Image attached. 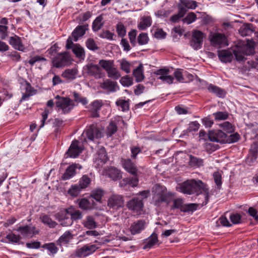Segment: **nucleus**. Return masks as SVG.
<instances>
[{"mask_svg":"<svg viewBox=\"0 0 258 258\" xmlns=\"http://www.w3.org/2000/svg\"><path fill=\"white\" fill-rule=\"evenodd\" d=\"M116 31L120 37H123L126 34V30L124 26L121 23H118L116 25Z\"/></svg>","mask_w":258,"mask_h":258,"instance_id":"nucleus-60","label":"nucleus"},{"mask_svg":"<svg viewBox=\"0 0 258 258\" xmlns=\"http://www.w3.org/2000/svg\"><path fill=\"white\" fill-rule=\"evenodd\" d=\"M97 247L95 245H85L76 251V255L79 257L86 256L94 252Z\"/></svg>","mask_w":258,"mask_h":258,"instance_id":"nucleus-19","label":"nucleus"},{"mask_svg":"<svg viewBox=\"0 0 258 258\" xmlns=\"http://www.w3.org/2000/svg\"><path fill=\"white\" fill-rule=\"evenodd\" d=\"M120 65V69L125 72L126 74L131 72V64L129 61L125 59H122L118 61Z\"/></svg>","mask_w":258,"mask_h":258,"instance_id":"nucleus-39","label":"nucleus"},{"mask_svg":"<svg viewBox=\"0 0 258 258\" xmlns=\"http://www.w3.org/2000/svg\"><path fill=\"white\" fill-rule=\"evenodd\" d=\"M108 160L106 150L104 147H101L97 152V156L95 159V163L98 167L102 166Z\"/></svg>","mask_w":258,"mask_h":258,"instance_id":"nucleus-18","label":"nucleus"},{"mask_svg":"<svg viewBox=\"0 0 258 258\" xmlns=\"http://www.w3.org/2000/svg\"><path fill=\"white\" fill-rule=\"evenodd\" d=\"M86 46L87 48L92 50H97L98 47L96 45L94 40L93 39L89 38L86 42Z\"/></svg>","mask_w":258,"mask_h":258,"instance_id":"nucleus-63","label":"nucleus"},{"mask_svg":"<svg viewBox=\"0 0 258 258\" xmlns=\"http://www.w3.org/2000/svg\"><path fill=\"white\" fill-rule=\"evenodd\" d=\"M189 165L191 167H198L203 165V160L192 155L189 156Z\"/></svg>","mask_w":258,"mask_h":258,"instance_id":"nucleus-44","label":"nucleus"},{"mask_svg":"<svg viewBox=\"0 0 258 258\" xmlns=\"http://www.w3.org/2000/svg\"><path fill=\"white\" fill-rule=\"evenodd\" d=\"M73 51L77 57L84 58L85 55V51L83 47L79 45H74Z\"/></svg>","mask_w":258,"mask_h":258,"instance_id":"nucleus-41","label":"nucleus"},{"mask_svg":"<svg viewBox=\"0 0 258 258\" xmlns=\"http://www.w3.org/2000/svg\"><path fill=\"white\" fill-rule=\"evenodd\" d=\"M116 104L121 107L123 111H126L129 109V103L127 101L119 100L116 101Z\"/></svg>","mask_w":258,"mask_h":258,"instance_id":"nucleus-59","label":"nucleus"},{"mask_svg":"<svg viewBox=\"0 0 258 258\" xmlns=\"http://www.w3.org/2000/svg\"><path fill=\"white\" fill-rule=\"evenodd\" d=\"M80 208L83 210H88L90 208V204L89 201L86 199H81L79 203Z\"/></svg>","mask_w":258,"mask_h":258,"instance_id":"nucleus-62","label":"nucleus"},{"mask_svg":"<svg viewBox=\"0 0 258 258\" xmlns=\"http://www.w3.org/2000/svg\"><path fill=\"white\" fill-rule=\"evenodd\" d=\"M103 17L102 15L98 16L94 21L92 25V29L94 31H98L100 30L103 26L102 22Z\"/></svg>","mask_w":258,"mask_h":258,"instance_id":"nucleus-43","label":"nucleus"},{"mask_svg":"<svg viewBox=\"0 0 258 258\" xmlns=\"http://www.w3.org/2000/svg\"><path fill=\"white\" fill-rule=\"evenodd\" d=\"M83 189L79 184L72 185L68 190V193L73 197H77Z\"/></svg>","mask_w":258,"mask_h":258,"instance_id":"nucleus-42","label":"nucleus"},{"mask_svg":"<svg viewBox=\"0 0 258 258\" xmlns=\"http://www.w3.org/2000/svg\"><path fill=\"white\" fill-rule=\"evenodd\" d=\"M73 94L75 101L77 103H81L83 105H85L87 103L88 101L87 99L85 97H81L78 93L74 92Z\"/></svg>","mask_w":258,"mask_h":258,"instance_id":"nucleus-58","label":"nucleus"},{"mask_svg":"<svg viewBox=\"0 0 258 258\" xmlns=\"http://www.w3.org/2000/svg\"><path fill=\"white\" fill-rule=\"evenodd\" d=\"M71 61L70 55L67 52L58 54L52 60L53 66L57 68L68 66Z\"/></svg>","mask_w":258,"mask_h":258,"instance_id":"nucleus-6","label":"nucleus"},{"mask_svg":"<svg viewBox=\"0 0 258 258\" xmlns=\"http://www.w3.org/2000/svg\"><path fill=\"white\" fill-rule=\"evenodd\" d=\"M72 238L71 233L69 231H66L59 237L57 243L60 245L67 244Z\"/></svg>","mask_w":258,"mask_h":258,"instance_id":"nucleus-36","label":"nucleus"},{"mask_svg":"<svg viewBox=\"0 0 258 258\" xmlns=\"http://www.w3.org/2000/svg\"><path fill=\"white\" fill-rule=\"evenodd\" d=\"M143 205L142 200L137 197L133 198L126 204L128 209L137 214H140L143 210Z\"/></svg>","mask_w":258,"mask_h":258,"instance_id":"nucleus-9","label":"nucleus"},{"mask_svg":"<svg viewBox=\"0 0 258 258\" xmlns=\"http://www.w3.org/2000/svg\"><path fill=\"white\" fill-rule=\"evenodd\" d=\"M69 210L70 216L72 219V221L74 220L76 221L78 220L81 219L82 218V213L79 210H74L72 211L71 209Z\"/></svg>","mask_w":258,"mask_h":258,"instance_id":"nucleus-53","label":"nucleus"},{"mask_svg":"<svg viewBox=\"0 0 258 258\" xmlns=\"http://www.w3.org/2000/svg\"><path fill=\"white\" fill-rule=\"evenodd\" d=\"M148 41L147 33H142L138 37V42L140 45H145L148 43Z\"/></svg>","mask_w":258,"mask_h":258,"instance_id":"nucleus-56","label":"nucleus"},{"mask_svg":"<svg viewBox=\"0 0 258 258\" xmlns=\"http://www.w3.org/2000/svg\"><path fill=\"white\" fill-rule=\"evenodd\" d=\"M99 86L101 89L105 90L107 93L114 92L118 90L117 82L109 79L100 83Z\"/></svg>","mask_w":258,"mask_h":258,"instance_id":"nucleus-15","label":"nucleus"},{"mask_svg":"<svg viewBox=\"0 0 258 258\" xmlns=\"http://www.w3.org/2000/svg\"><path fill=\"white\" fill-rule=\"evenodd\" d=\"M201 205L203 206L202 204H188L186 205H184V207L181 208V211L183 212L194 211L197 209L198 207Z\"/></svg>","mask_w":258,"mask_h":258,"instance_id":"nucleus-46","label":"nucleus"},{"mask_svg":"<svg viewBox=\"0 0 258 258\" xmlns=\"http://www.w3.org/2000/svg\"><path fill=\"white\" fill-rule=\"evenodd\" d=\"M204 34L199 31L195 30L192 33V39L190 41V46L195 50H198L202 47Z\"/></svg>","mask_w":258,"mask_h":258,"instance_id":"nucleus-8","label":"nucleus"},{"mask_svg":"<svg viewBox=\"0 0 258 258\" xmlns=\"http://www.w3.org/2000/svg\"><path fill=\"white\" fill-rule=\"evenodd\" d=\"M200 126V124L198 123V121H192L190 122L188 124V127L185 131L186 133L192 132H196L197 131Z\"/></svg>","mask_w":258,"mask_h":258,"instance_id":"nucleus-52","label":"nucleus"},{"mask_svg":"<svg viewBox=\"0 0 258 258\" xmlns=\"http://www.w3.org/2000/svg\"><path fill=\"white\" fill-rule=\"evenodd\" d=\"M240 138L237 133H227V144H231L237 142Z\"/></svg>","mask_w":258,"mask_h":258,"instance_id":"nucleus-40","label":"nucleus"},{"mask_svg":"<svg viewBox=\"0 0 258 258\" xmlns=\"http://www.w3.org/2000/svg\"><path fill=\"white\" fill-rule=\"evenodd\" d=\"M42 247L47 249L52 254L56 253L58 250V248L53 243L44 244Z\"/></svg>","mask_w":258,"mask_h":258,"instance_id":"nucleus-54","label":"nucleus"},{"mask_svg":"<svg viewBox=\"0 0 258 258\" xmlns=\"http://www.w3.org/2000/svg\"><path fill=\"white\" fill-rule=\"evenodd\" d=\"M86 135L88 139L94 141L95 139L102 137V132L96 125L92 124L90 125L86 131Z\"/></svg>","mask_w":258,"mask_h":258,"instance_id":"nucleus-10","label":"nucleus"},{"mask_svg":"<svg viewBox=\"0 0 258 258\" xmlns=\"http://www.w3.org/2000/svg\"><path fill=\"white\" fill-rule=\"evenodd\" d=\"M126 184H129L132 187H136L138 184L139 179L137 175H134L132 177H127L123 179Z\"/></svg>","mask_w":258,"mask_h":258,"instance_id":"nucleus-47","label":"nucleus"},{"mask_svg":"<svg viewBox=\"0 0 258 258\" xmlns=\"http://www.w3.org/2000/svg\"><path fill=\"white\" fill-rule=\"evenodd\" d=\"M55 216L62 226H69L73 223L70 216L69 210L65 209L61 211L56 213Z\"/></svg>","mask_w":258,"mask_h":258,"instance_id":"nucleus-7","label":"nucleus"},{"mask_svg":"<svg viewBox=\"0 0 258 258\" xmlns=\"http://www.w3.org/2000/svg\"><path fill=\"white\" fill-rule=\"evenodd\" d=\"M253 31L252 24H246L242 25L240 27L238 32L241 36L244 37L250 35Z\"/></svg>","mask_w":258,"mask_h":258,"instance_id":"nucleus-26","label":"nucleus"},{"mask_svg":"<svg viewBox=\"0 0 258 258\" xmlns=\"http://www.w3.org/2000/svg\"><path fill=\"white\" fill-rule=\"evenodd\" d=\"M83 226L89 229H95L97 227V224L95 219L91 216H88L82 222Z\"/></svg>","mask_w":258,"mask_h":258,"instance_id":"nucleus-28","label":"nucleus"},{"mask_svg":"<svg viewBox=\"0 0 258 258\" xmlns=\"http://www.w3.org/2000/svg\"><path fill=\"white\" fill-rule=\"evenodd\" d=\"M208 90L209 92L214 94L218 97L223 98L225 96L224 91L214 85L210 84L208 87Z\"/></svg>","mask_w":258,"mask_h":258,"instance_id":"nucleus-30","label":"nucleus"},{"mask_svg":"<svg viewBox=\"0 0 258 258\" xmlns=\"http://www.w3.org/2000/svg\"><path fill=\"white\" fill-rule=\"evenodd\" d=\"M169 73V69H161L157 70L155 74L157 75L160 76L158 78L159 79L169 84H171L173 82L174 78L171 76L168 75Z\"/></svg>","mask_w":258,"mask_h":258,"instance_id":"nucleus-16","label":"nucleus"},{"mask_svg":"<svg viewBox=\"0 0 258 258\" xmlns=\"http://www.w3.org/2000/svg\"><path fill=\"white\" fill-rule=\"evenodd\" d=\"M113 34L108 30L103 31L99 36L102 38H106L108 40H113Z\"/></svg>","mask_w":258,"mask_h":258,"instance_id":"nucleus-64","label":"nucleus"},{"mask_svg":"<svg viewBox=\"0 0 258 258\" xmlns=\"http://www.w3.org/2000/svg\"><path fill=\"white\" fill-rule=\"evenodd\" d=\"M81 168L82 166L78 164H73L69 166L62 176V179L67 180L71 178L76 174V169H80Z\"/></svg>","mask_w":258,"mask_h":258,"instance_id":"nucleus-20","label":"nucleus"},{"mask_svg":"<svg viewBox=\"0 0 258 258\" xmlns=\"http://www.w3.org/2000/svg\"><path fill=\"white\" fill-rule=\"evenodd\" d=\"M232 51L237 61H244L245 60V56L254 53V43L252 41H248L243 47H236Z\"/></svg>","mask_w":258,"mask_h":258,"instance_id":"nucleus-2","label":"nucleus"},{"mask_svg":"<svg viewBox=\"0 0 258 258\" xmlns=\"http://www.w3.org/2000/svg\"><path fill=\"white\" fill-rule=\"evenodd\" d=\"M213 179L215 183L217 185V188L220 189L222 185V176L219 171H215L213 174Z\"/></svg>","mask_w":258,"mask_h":258,"instance_id":"nucleus-49","label":"nucleus"},{"mask_svg":"<svg viewBox=\"0 0 258 258\" xmlns=\"http://www.w3.org/2000/svg\"><path fill=\"white\" fill-rule=\"evenodd\" d=\"M209 138L212 141H215L217 142H223L226 139V134L225 133L221 130H219L216 134V136L212 138L211 133L209 134Z\"/></svg>","mask_w":258,"mask_h":258,"instance_id":"nucleus-34","label":"nucleus"},{"mask_svg":"<svg viewBox=\"0 0 258 258\" xmlns=\"http://www.w3.org/2000/svg\"><path fill=\"white\" fill-rule=\"evenodd\" d=\"M152 24V19L150 16H143L140 19L138 28L140 30H144Z\"/></svg>","mask_w":258,"mask_h":258,"instance_id":"nucleus-27","label":"nucleus"},{"mask_svg":"<svg viewBox=\"0 0 258 258\" xmlns=\"http://www.w3.org/2000/svg\"><path fill=\"white\" fill-rule=\"evenodd\" d=\"M40 219L42 222L48 225L50 228H54L57 225V223L53 221L48 216L44 215L41 216Z\"/></svg>","mask_w":258,"mask_h":258,"instance_id":"nucleus-37","label":"nucleus"},{"mask_svg":"<svg viewBox=\"0 0 258 258\" xmlns=\"http://www.w3.org/2000/svg\"><path fill=\"white\" fill-rule=\"evenodd\" d=\"M157 235L155 233H153L148 239H147L144 242V245L143 249H146L151 248L158 242Z\"/></svg>","mask_w":258,"mask_h":258,"instance_id":"nucleus-29","label":"nucleus"},{"mask_svg":"<svg viewBox=\"0 0 258 258\" xmlns=\"http://www.w3.org/2000/svg\"><path fill=\"white\" fill-rule=\"evenodd\" d=\"M106 72L107 73L108 77L113 80H118L121 77L119 71L114 67V65L112 66Z\"/></svg>","mask_w":258,"mask_h":258,"instance_id":"nucleus-32","label":"nucleus"},{"mask_svg":"<svg viewBox=\"0 0 258 258\" xmlns=\"http://www.w3.org/2000/svg\"><path fill=\"white\" fill-rule=\"evenodd\" d=\"M77 74L76 69H67L62 74V76L67 79L73 80L76 78Z\"/></svg>","mask_w":258,"mask_h":258,"instance_id":"nucleus-38","label":"nucleus"},{"mask_svg":"<svg viewBox=\"0 0 258 258\" xmlns=\"http://www.w3.org/2000/svg\"><path fill=\"white\" fill-rule=\"evenodd\" d=\"M181 5L186 9H194L197 7V2L191 0H180Z\"/></svg>","mask_w":258,"mask_h":258,"instance_id":"nucleus-45","label":"nucleus"},{"mask_svg":"<svg viewBox=\"0 0 258 258\" xmlns=\"http://www.w3.org/2000/svg\"><path fill=\"white\" fill-rule=\"evenodd\" d=\"M179 188L183 194L203 195L205 201L202 203V205H206L209 201L210 194L208 186L200 180H187L179 186Z\"/></svg>","mask_w":258,"mask_h":258,"instance_id":"nucleus-1","label":"nucleus"},{"mask_svg":"<svg viewBox=\"0 0 258 258\" xmlns=\"http://www.w3.org/2000/svg\"><path fill=\"white\" fill-rule=\"evenodd\" d=\"M56 106L58 110H61L64 113H69L74 107L75 104L72 100L68 97L55 96Z\"/></svg>","mask_w":258,"mask_h":258,"instance_id":"nucleus-3","label":"nucleus"},{"mask_svg":"<svg viewBox=\"0 0 258 258\" xmlns=\"http://www.w3.org/2000/svg\"><path fill=\"white\" fill-rule=\"evenodd\" d=\"M153 189L154 198L156 203L168 202L169 196L167 194L166 188L165 186L156 184L154 186Z\"/></svg>","mask_w":258,"mask_h":258,"instance_id":"nucleus-5","label":"nucleus"},{"mask_svg":"<svg viewBox=\"0 0 258 258\" xmlns=\"http://www.w3.org/2000/svg\"><path fill=\"white\" fill-rule=\"evenodd\" d=\"M133 75L136 78V81L137 82H141L144 79L143 74V64H140L139 66L133 71Z\"/></svg>","mask_w":258,"mask_h":258,"instance_id":"nucleus-33","label":"nucleus"},{"mask_svg":"<svg viewBox=\"0 0 258 258\" xmlns=\"http://www.w3.org/2000/svg\"><path fill=\"white\" fill-rule=\"evenodd\" d=\"M98 63L101 69H104L106 72L112 66H114V62L113 60L100 59Z\"/></svg>","mask_w":258,"mask_h":258,"instance_id":"nucleus-35","label":"nucleus"},{"mask_svg":"<svg viewBox=\"0 0 258 258\" xmlns=\"http://www.w3.org/2000/svg\"><path fill=\"white\" fill-rule=\"evenodd\" d=\"M91 182V179L87 175H84L80 179L79 184L82 187L83 189H85L88 187Z\"/></svg>","mask_w":258,"mask_h":258,"instance_id":"nucleus-48","label":"nucleus"},{"mask_svg":"<svg viewBox=\"0 0 258 258\" xmlns=\"http://www.w3.org/2000/svg\"><path fill=\"white\" fill-rule=\"evenodd\" d=\"M85 70L88 76L93 77L95 79H101L104 76L102 69L98 64L88 63L85 66Z\"/></svg>","mask_w":258,"mask_h":258,"instance_id":"nucleus-4","label":"nucleus"},{"mask_svg":"<svg viewBox=\"0 0 258 258\" xmlns=\"http://www.w3.org/2000/svg\"><path fill=\"white\" fill-rule=\"evenodd\" d=\"M6 238L11 242L18 243L21 239V237L20 235L11 233L6 236Z\"/></svg>","mask_w":258,"mask_h":258,"instance_id":"nucleus-55","label":"nucleus"},{"mask_svg":"<svg viewBox=\"0 0 258 258\" xmlns=\"http://www.w3.org/2000/svg\"><path fill=\"white\" fill-rule=\"evenodd\" d=\"M107 174L112 180H117L121 178L120 171L114 167L109 168Z\"/></svg>","mask_w":258,"mask_h":258,"instance_id":"nucleus-31","label":"nucleus"},{"mask_svg":"<svg viewBox=\"0 0 258 258\" xmlns=\"http://www.w3.org/2000/svg\"><path fill=\"white\" fill-rule=\"evenodd\" d=\"M88 25H84L78 26L76 28L72 33V37H73L74 41H78L79 37L85 34L86 31L88 30Z\"/></svg>","mask_w":258,"mask_h":258,"instance_id":"nucleus-23","label":"nucleus"},{"mask_svg":"<svg viewBox=\"0 0 258 258\" xmlns=\"http://www.w3.org/2000/svg\"><path fill=\"white\" fill-rule=\"evenodd\" d=\"M16 230L19 232L24 237H32L34 235L38 233L34 226L30 225L19 226Z\"/></svg>","mask_w":258,"mask_h":258,"instance_id":"nucleus-12","label":"nucleus"},{"mask_svg":"<svg viewBox=\"0 0 258 258\" xmlns=\"http://www.w3.org/2000/svg\"><path fill=\"white\" fill-rule=\"evenodd\" d=\"M124 204V201L122 196L113 195L108 200L107 205L110 208L117 209L122 207Z\"/></svg>","mask_w":258,"mask_h":258,"instance_id":"nucleus-14","label":"nucleus"},{"mask_svg":"<svg viewBox=\"0 0 258 258\" xmlns=\"http://www.w3.org/2000/svg\"><path fill=\"white\" fill-rule=\"evenodd\" d=\"M83 149L79 145V142L78 140H74L72 142L67 154L68 157L76 158L82 152Z\"/></svg>","mask_w":258,"mask_h":258,"instance_id":"nucleus-13","label":"nucleus"},{"mask_svg":"<svg viewBox=\"0 0 258 258\" xmlns=\"http://www.w3.org/2000/svg\"><path fill=\"white\" fill-rule=\"evenodd\" d=\"M209 39L214 46H219L220 47L226 45V37L222 34L218 33H211Z\"/></svg>","mask_w":258,"mask_h":258,"instance_id":"nucleus-11","label":"nucleus"},{"mask_svg":"<svg viewBox=\"0 0 258 258\" xmlns=\"http://www.w3.org/2000/svg\"><path fill=\"white\" fill-rule=\"evenodd\" d=\"M117 131V126L115 123L111 121L107 127L106 135L108 137H111Z\"/></svg>","mask_w":258,"mask_h":258,"instance_id":"nucleus-51","label":"nucleus"},{"mask_svg":"<svg viewBox=\"0 0 258 258\" xmlns=\"http://www.w3.org/2000/svg\"><path fill=\"white\" fill-rule=\"evenodd\" d=\"M146 222L143 220H139L134 222L130 227V231L133 235L141 232L145 229Z\"/></svg>","mask_w":258,"mask_h":258,"instance_id":"nucleus-21","label":"nucleus"},{"mask_svg":"<svg viewBox=\"0 0 258 258\" xmlns=\"http://www.w3.org/2000/svg\"><path fill=\"white\" fill-rule=\"evenodd\" d=\"M120 83L123 86L128 87L133 84V79L128 76H125L120 79Z\"/></svg>","mask_w":258,"mask_h":258,"instance_id":"nucleus-57","label":"nucleus"},{"mask_svg":"<svg viewBox=\"0 0 258 258\" xmlns=\"http://www.w3.org/2000/svg\"><path fill=\"white\" fill-rule=\"evenodd\" d=\"M122 163L123 168L126 171L133 175L137 174V168L130 159L123 160Z\"/></svg>","mask_w":258,"mask_h":258,"instance_id":"nucleus-22","label":"nucleus"},{"mask_svg":"<svg viewBox=\"0 0 258 258\" xmlns=\"http://www.w3.org/2000/svg\"><path fill=\"white\" fill-rule=\"evenodd\" d=\"M102 106V101L99 100H95L91 103L90 110L92 117H97L99 116L98 112Z\"/></svg>","mask_w":258,"mask_h":258,"instance_id":"nucleus-25","label":"nucleus"},{"mask_svg":"<svg viewBox=\"0 0 258 258\" xmlns=\"http://www.w3.org/2000/svg\"><path fill=\"white\" fill-rule=\"evenodd\" d=\"M196 15L194 13H189L187 16L182 21L184 23H186L187 24H189L194 22L196 19Z\"/></svg>","mask_w":258,"mask_h":258,"instance_id":"nucleus-61","label":"nucleus"},{"mask_svg":"<svg viewBox=\"0 0 258 258\" xmlns=\"http://www.w3.org/2000/svg\"><path fill=\"white\" fill-rule=\"evenodd\" d=\"M104 195V191L101 189H96L92 191L91 197L98 202H100Z\"/></svg>","mask_w":258,"mask_h":258,"instance_id":"nucleus-50","label":"nucleus"},{"mask_svg":"<svg viewBox=\"0 0 258 258\" xmlns=\"http://www.w3.org/2000/svg\"><path fill=\"white\" fill-rule=\"evenodd\" d=\"M9 43L15 49L19 51H24L25 47L22 44L20 37L15 35L11 37L9 40Z\"/></svg>","mask_w":258,"mask_h":258,"instance_id":"nucleus-24","label":"nucleus"},{"mask_svg":"<svg viewBox=\"0 0 258 258\" xmlns=\"http://www.w3.org/2000/svg\"><path fill=\"white\" fill-rule=\"evenodd\" d=\"M257 150L258 144L256 143H254L251 146L248 156L246 160V162L248 165L251 166L256 160L257 156Z\"/></svg>","mask_w":258,"mask_h":258,"instance_id":"nucleus-17","label":"nucleus"}]
</instances>
